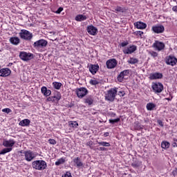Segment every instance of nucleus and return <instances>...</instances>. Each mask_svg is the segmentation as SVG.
I'll use <instances>...</instances> for the list:
<instances>
[{
	"label": "nucleus",
	"instance_id": "obj_1",
	"mask_svg": "<svg viewBox=\"0 0 177 177\" xmlns=\"http://www.w3.org/2000/svg\"><path fill=\"white\" fill-rule=\"evenodd\" d=\"M32 167L33 169H36L37 171H44V169H46L48 165L45 160H38L32 162Z\"/></svg>",
	"mask_w": 177,
	"mask_h": 177
},
{
	"label": "nucleus",
	"instance_id": "obj_2",
	"mask_svg": "<svg viewBox=\"0 0 177 177\" xmlns=\"http://www.w3.org/2000/svg\"><path fill=\"white\" fill-rule=\"evenodd\" d=\"M38 156V153L34 152L31 150H28L24 153V158L21 159V161L26 160L28 162H31V161L35 160L37 156Z\"/></svg>",
	"mask_w": 177,
	"mask_h": 177
},
{
	"label": "nucleus",
	"instance_id": "obj_3",
	"mask_svg": "<svg viewBox=\"0 0 177 177\" xmlns=\"http://www.w3.org/2000/svg\"><path fill=\"white\" fill-rule=\"evenodd\" d=\"M117 89V88H113L108 91L107 93L105 95L106 100H109V102H114L115 96H117V93L118 92Z\"/></svg>",
	"mask_w": 177,
	"mask_h": 177
},
{
	"label": "nucleus",
	"instance_id": "obj_4",
	"mask_svg": "<svg viewBox=\"0 0 177 177\" xmlns=\"http://www.w3.org/2000/svg\"><path fill=\"white\" fill-rule=\"evenodd\" d=\"M152 91L156 95L161 93L164 91V85L161 82H153L151 84Z\"/></svg>",
	"mask_w": 177,
	"mask_h": 177
},
{
	"label": "nucleus",
	"instance_id": "obj_5",
	"mask_svg": "<svg viewBox=\"0 0 177 177\" xmlns=\"http://www.w3.org/2000/svg\"><path fill=\"white\" fill-rule=\"evenodd\" d=\"M19 37L21 39H24L25 41H31L33 35L30 31L22 29L19 32Z\"/></svg>",
	"mask_w": 177,
	"mask_h": 177
},
{
	"label": "nucleus",
	"instance_id": "obj_6",
	"mask_svg": "<svg viewBox=\"0 0 177 177\" xmlns=\"http://www.w3.org/2000/svg\"><path fill=\"white\" fill-rule=\"evenodd\" d=\"M19 57L21 60L24 62H28V60H31L34 59V54L31 53H27L26 51H21L19 53Z\"/></svg>",
	"mask_w": 177,
	"mask_h": 177
},
{
	"label": "nucleus",
	"instance_id": "obj_7",
	"mask_svg": "<svg viewBox=\"0 0 177 177\" xmlns=\"http://www.w3.org/2000/svg\"><path fill=\"white\" fill-rule=\"evenodd\" d=\"M47 45L48 41L41 39L33 44V48H35V49H42L44 48H46Z\"/></svg>",
	"mask_w": 177,
	"mask_h": 177
},
{
	"label": "nucleus",
	"instance_id": "obj_8",
	"mask_svg": "<svg viewBox=\"0 0 177 177\" xmlns=\"http://www.w3.org/2000/svg\"><path fill=\"white\" fill-rule=\"evenodd\" d=\"M152 48H154L158 52H161V50H164L165 48V44L164 42H161L159 41H155V42L152 45Z\"/></svg>",
	"mask_w": 177,
	"mask_h": 177
},
{
	"label": "nucleus",
	"instance_id": "obj_9",
	"mask_svg": "<svg viewBox=\"0 0 177 177\" xmlns=\"http://www.w3.org/2000/svg\"><path fill=\"white\" fill-rule=\"evenodd\" d=\"M76 94L80 99H82L88 95V89L85 87H81L76 89Z\"/></svg>",
	"mask_w": 177,
	"mask_h": 177
},
{
	"label": "nucleus",
	"instance_id": "obj_10",
	"mask_svg": "<svg viewBox=\"0 0 177 177\" xmlns=\"http://www.w3.org/2000/svg\"><path fill=\"white\" fill-rule=\"evenodd\" d=\"M151 30L155 34H162L165 31V28L162 25H155L152 26Z\"/></svg>",
	"mask_w": 177,
	"mask_h": 177
},
{
	"label": "nucleus",
	"instance_id": "obj_11",
	"mask_svg": "<svg viewBox=\"0 0 177 177\" xmlns=\"http://www.w3.org/2000/svg\"><path fill=\"white\" fill-rule=\"evenodd\" d=\"M117 59H110L106 62V67L109 69L115 68V67H117Z\"/></svg>",
	"mask_w": 177,
	"mask_h": 177
},
{
	"label": "nucleus",
	"instance_id": "obj_12",
	"mask_svg": "<svg viewBox=\"0 0 177 177\" xmlns=\"http://www.w3.org/2000/svg\"><path fill=\"white\" fill-rule=\"evenodd\" d=\"M129 75V70H124L122 71L117 77V81L118 82H122L124 81V79L125 77H127V75Z\"/></svg>",
	"mask_w": 177,
	"mask_h": 177
},
{
	"label": "nucleus",
	"instance_id": "obj_13",
	"mask_svg": "<svg viewBox=\"0 0 177 177\" xmlns=\"http://www.w3.org/2000/svg\"><path fill=\"white\" fill-rule=\"evenodd\" d=\"M136 49V46H130L123 50V53H124V55H132V53H133V52H135Z\"/></svg>",
	"mask_w": 177,
	"mask_h": 177
},
{
	"label": "nucleus",
	"instance_id": "obj_14",
	"mask_svg": "<svg viewBox=\"0 0 177 177\" xmlns=\"http://www.w3.org/2000/svg\"><path fill=\"white\" fill-rule=\"evenodd\" d=\"M177 63L176 57L169 55L166 58V64L169 66H175Z\"/></svg>",
	"mask_w": 177,
	"mask_h": 177
},
{
	"label": "nucleus",
	"instance_id": "obj_15",
	"mask_svg": "<svg viewBox=\"0 0 177 177\" xmlns=\"http://www.w3.org/2000/svg\"><path fill=\"white\" fill-rule=\"evenodd\" d=\"M12 71H10V69L8 68H1L0 70V77H9Z\"/></svg>",
	"mask_w": 177,
	"mask_h": 177
},
{
	"label": "nucleus",
	"instance_id": "obj_16",
	"mask_svg": "<svg viewBox=\"0 0 177 177\" xmlns=\"http://www.w3.org/2000/svg\"><path fill=\"white\" fill-rule=\"evenodd\" d=\"M163 75L162 73H151L149 75V80H161V78H162Z\"/></svg>",
	"mask_w": 177,
	"mask_h": 177
},
{
	"label": "nucleus",
	"instance_id": "obj_17",
	"mask_svg": "<svg viewBox=\"0 0 177 177\" xmlns=\"http://www.w3.org/2000/svg\"><path fill=\"white\" fill-rule=\"evenodd\" d=\"M16 143V142L15 141V140H5L3 142V145L4 146V147H13V146H15V144Z\"/></svg>",
	"mask_w": 177,
	"mask_h": 177
},
{
	"label": "nucleus",
	"instance_id": "obj_18",
	"mask_svg": "<svg viewBox=\"0 0 177 177\" xmlns=\"http://www.w3.org/2000/svg\"><path fill=\"white\" fill-rule=\"evenodd\" d=\"M89 68V71L90 73H91V74H93V75H95V74H96V73H97V71H99V65H95V64H91L88 66Z\"/></svg>",
	"mask_w": 177,
	"mask_h": 177
},
{
	"label": "nucleus",
	"instance_id": "obj_19",
	"mask_svg": "<svg viewBox=\"0 0 177 177\" xmlns=\"http://www.w3.org/2000/svg\"><path fill=\"white\" fill-rule=\"evenodd\" d=\"M87 32H88L90 35H96V34H97V28L93 26H89L87 27Z\"/></svg>",
	"mask_w": 177,
	"mask_h": 177
},
{
	"label": "nucleus",
	"instance_id": "obj_20",
	"mask_svg": "<svg viewBox=\"0 0 177 177\" xmlns=\"http://www.w3.org/2000/svg\"><path fill=\"white\" fill-rule=\"evenodd\" d=\"M62 99V94L60 93H57L55 95L49 97L48 100L49 102H59Z\"/></svg>",
	"mask_w": 177,
	"mask_h": 177
},
{
	"label": "nucleus",
	"instance_id": "obj_21",
	"mask_svg": "<svg viewBox=\"0 0 177 177\" xmlns=\"http://www.w3.org/2000/svg\"><path fill=\"white\" fill-rule=\"evenodd\" d=\"M134 26L138 30H145V28H146V27H147V25H146V24L142 22V21H138V22L134 23Z\"/></svg>",
	"mask_w": 177,
	"mask_h": 177
},
{
	"label": "nucleus",
	"instance_id": "obj_22",
	"mask_svg": "<svg viewBox=\"0 0 177 177\" xmlns=\"http://www.w3.org/2000/svg\"><path fill=\"white\" fill-rule=\"evenodd\" d=\"M73 162L74 164H75L77 168H81V167H84V163L81 162V158H80V157H77L76 158H74Z\"/></svg>",
	"mask_w": 177,
	"mask_h": 177
},
{
	"label": "nucleus",
	"instance_id": "obj_23",
	"mask_svg": "<svg viewBox=\"0 0 177 177\" xmlns=\"http://www.w3.org/2000/svg\"><path fill=\"white\" fill-rule=\"evenodd\" d=\"M10 42L12 45L17 46L20 44V39L17 37H11L10 38Z\"/></svg>",
	"mask_w": 177,
	"mask_h": 177
},
{
	"label": "nucleus",
	"instance_id": "obj_24",
	"mask_svg": "<svg viewBox=\"0 0 177 177\" xmlns=\"http://www.w3.org/2000/svg\"><path fill=\"white\" fill-rule=\"evenodd\" d=\"M127 9L125 8H122L121 6H116L112 12H114L115 13H124Z\"/></svg>",
	"mask_w": 177,
	"mask_h": 177
},
{
	"label": "nucleus",
	"instance_id": "obj_25",
	"mask_svg": "<svg viewBox=\"0 0 177 177\" xmlns=\"http://www.w3.org/2000/svg\"><path fill=\"white\" fill-rule=\"evenodd\" d=\"M31 121L28 119H24L22 120L19 122V125H20V127H28V125H30Z\"/></svg>",
	"mask_w": 177,
	"mask_h": 177
},
{
	"label": "nucleus",
	"instance_id": "obj_26",
	"mask_svg": "<svg viewBox=\"0 0 177 177\" xmlns=\"http://www.w3.org/2000/svg\"><path fill=\"white\" fill-rule=\"evenodd\" d=\"M84 103H86L88 104V106H91L93 104V97L92 95L88 96L86 99H84Z\"/></svg>",
	"mask_w": 177,
	"mask_h": 177
},
{
	"label": "nucleus",
	"instance_id": "obj_27",
	"mask_svg": "<svg viewBox=\"0 0 177 177\" xmlns=\"http://www.w3.org/2000/svg\"><path fill=\"white\" fill-rule=\"evenodd\" d=\"M76 21H84V20H86V15H78L75 17Z\"/></svg>",
	"mask_w": 177,
	"mask_h": 177
},
{
	"label": "nucleus",
	"instance_id": "obj_28",
	"mask_svg": "<svg viewBox=\"0 0 177 177\" xmlns=\"http://www.w3.org/2000/svg\"><path fill=\"white\" fill-rule=\"evenodd\" d=\"M154 109H156V105L154 103L149 102L147 104V110H148V111H152V110H154Z\"/></svg>",
	"mask_w": 177,
	"mask_h": 177
},
{
	"label": "nucleus",
	"instance_id": "obj_29",
	"mask_svg": "<svg viewBox=\"0 0 177 177\" xmlns=\"http://www.w3.org/2000/svg\"><path fill=\"white\" fill-rule=\"evenodd\" d=\"M97 143L99 145V146H103V147H110V142L102 141L98 142L97 141Z\"/></svg>",
	"mask_w": 177,
	"mask_h": 177
},
{
	"label": "nucleus",
	"instance_id": "obj_30",
	"mask_svg": "<svg viewBox=\"0 0 177 177\" xmlns=\"http://www.w3.org/2000/svg\"><path fill=\"white\" fill-rule=\"evenodd\" d=\"M140 165H142V162H140L139 160H135L131 164V166L133 167V168H139V167H140Z\"/></svg>",
	"mask_w": 177,
	"mask_h": 177
},
{
	"label": "nucleus",
	"instance_id": "obj_31",
	"mask_svg": "<svg viewBox=\"0 0 177 177\" xmlns=\"http://www.w3.org/2000/svg\"><path fill=\"white\" fill-rule=\"evenodd\" d=\"M66 162V159L61 158L55 162V165L59 166L62 165V164H64Z\"/></svg>",
	"mask_w": 177,
	"mask_h": 177
},
{
	"label": "nucleus",
	"instance_id": "obj_32",
	"mask_svg": "<svg viewBox=\"0 0 177 177\" xmlns=\"http://www.w3.org/2000/svg\"><path fill=\"white\" fill-rule=\"evenodd\" d=\"M53 86H54L55 89L59 90L60 88H62V83L54 82H53Z\"/></svg>",
	"mask_w": 177,
	"mask_h": 177
},
{
	"label": "nucleus",
	"instance_id": "obj_33",
	"mask_svg": "<svg viewBox=\"0 0 177 177\" xmlns=\"http://www.w3.org/2000/svg\"><path fill=\"white\" fill-rule=\"evenodd\" d=\"M169 146H170V144L167 141H163L161 143L162 149H169Z\"/></svg>",
	"mask_w": 177,
	"mask_h": 177
},
{
	"label": "nucleus",
	"instance_id": "obj_34",
	"mask_svg": "<svg viewBox=\"0 0 177 177\" xmlns=\"http://www.w3.org/2000/svg\"><path fill=\"white\" fill-rule=\"evenodd\" d=\"M138 62L139 60H138V59L133 57H131L129 60H128V63H129V64H136Z\"/></svg>",
	"mask_w": 177,
	"mask_h": 177
},
{
	"label": "nucleus",
	"instance_id": "obj_35",
	"mask_svg": "<svg viewBox=\"0 0 177 177\" xmlns=\"http://www.w3.org/2000/svg\"><path fill=\"white\" fill-rule=\"evenodd\" d=\"M142 124L139 123V122H136L134 123V129H136L137 131H140V129H142Z\"/></svg>",
	"mask_w": 177,
	"mask_h": 177
},
{
	"label": "nucleus",
	"instance_id": "obj_36",
	"mask_svg": "<svg viewBox=\"0 0 177 177\" xmlns=\"http://www.w3.org/2000/svg\"><path fill=\"white\" fill-rule=\"evenodd\" d=\"M10 151H12V148H5L1 151L0 154H6V153H10Z\"/></svg>",
	"mask_w": 177,
	"mask_h": 177
},
{
	"label": "nucleus",
	"instance_id": "obj_37",
	"mask_svg": "<svg viewBox=\"0 0 177 177\" xmlns=\"http://www.w3.org/2000/svg\"><path fill=\"white\" fill-rule=\"evenodd\" d=\"M120 120L121 119H120V118H118L113 119H113H110L109 120V122H110V124H115L117 122H120Z\"/></svg>",
	"mask_w": 177,
	"mask_h": 177
},
{
	"label": "nucleus",
	"instance_id": "obj_38",
	"mask_svg": "<svg viewBox=\"0 0 177 177\" xmlns=\"http://www.w3.org/2000/svg\"><path fill=\"white\" fill-rule=\"evenodd\" d=\"M149 55H151L152 57H157L158 56V53L156 51H149Z\"/></svg>",
	"mask_w": 177,
	"mask_h": 177
},
{
	"label": "nucleus",
	"instance_id": "obj_39",
	"mask_svg": "<svg viewBox=\"0 0 177 177\" xmlns=\"http://www.w3.org/2000/svg\"><path fill=\"white\" fill-rule=\"evenodd\" d=\"M27 151L21 150L19 153H20L21 155H19V157H20L19 160L21 161V158H24V153H26Z\"/></svg>",
	"mask_w": 177,
	"mask_h": 177
},
{
	"label": "nucleus",
	"instance_id": "obj_40",
	"mask_svg": "<svg viewBox=\"0 0 177 177\" xmlns=\"http://www.w3.org/2000/svg\"><path fill=\"white\" fill-rule=\"evenodd\" d=\"M70 125H71L73 128H77V127H78V122L76 121H71L70 122Z\"/></svg>",
	"mask_w": 177,
	"mask_h": 177
},
{
	"label": "nucleus",
	"instance_id": "obj_41",
	"mask_svg": "<svg viewBox=\"0 0 177 177\" xmlns=\"http://www.w3.org/2000/svg\"><path fill=\"white\" fill-rule=\"evenodd\" d=\"M90 84H91V85H98L99 82L96 80H91Z\"/></svg>",
	"mask_w": 177,
	"mask_h": 177
},
{
	"label": "nucleus",
	"instance_id": "obj_42",
	"mask_svg": "<svg viewBox=\"0 0 177 177\" xmlns=\"http://www.w3.org/2000/svg\"><path fill=\"white\" fill-rule=\"evenodd\" d=\"M3 113H6V114H9V113H12V110L9 108H6L2 109Z\"/></svg>",
	"mask_w": 177,
	"mask_h": 177
},
{
	"label": "nucleus",
	"instance_id": "obj_43",
	"mask_svg": "<svg viewBox=\"0 0 177 177\" xmlns=\"http://www.w3.org/2000/svg\"><path fill=\"white\" fill-rule=\"evenodd\" d=\"M129 44V43L128 42V41H125L120 44V46H122V48H124V46H127V45Z\"/></svg>",
	"mask_w": 177,
	"mask_h": 177
},
{
	"label": "nucleus",
	"instance_id": "obj_44",
	"mask_svg": "<svg viewBox=\"0 0 177 177\" xmlns=\"http://www.w3.org/2000/svg\"><path fill=\"white\" fill-rule=\"evenodd\" d=\"M62 177H73L70 171H66L65 174L62 175Z\"/></svg>",
	"mask_w": 177,
	"mask_h": 177
},
{
	"label": "nucleus",
	"instance_id": "obj_45",
	"mask_svg": "<svg viewBox=\"0 0 177 177\" xmlns=\"http://www.w3.org/2000/svg\"><path fill=\"white\" fill-rule=\"evenodd\" d=\"M41 93H43V95H45V93L48 91V88H46V86H43L41 87Z\"/></svg>",
	"mask_w": 177,
	"mask_h": 177
},
{
	"label": "nucleus",
	"instance_id": "obj_46",
	"mask_svg": "<svg viewBox=\"0 0 177 177\" xmlns=\"http://www.w3.org/2000/svg\"><path fill=\"white\" fill-rule=\"evenodd\" d=\"M48 143H50V145H56L57 142L55 139H49Z\"/></svg>",
	"mask_w": 177,
	"mask_h": 177
},
{
	"label": "nucleus",
	"instance_id": "obj_47",
	"mask_svg": "<svg viewBox=\"0 0 177 177\" xmlns=\"http://www.w3.org/2000/svg\"><path fill=\"white\" fill-rule=\"evenodd\" d=\"M62 12H63V8L59 7L57 10L55 12V13H57V15H60V13H62Z\"/></svg>",
	"mask_w": 177,
	"mask_h": 177
},
{
	"label": "nucleus",
	"instance_id": "obj_48",
	"mask_svg": "<svg viewBox=\"0 0 177 177\" xmlns=\"http://www.w3.org/2000/svg\"><path fill=\"white\" fill-rule=\"evenodd\" d=\"M172 146L173 147H177V139H174L172 142Z\"/></svg>",
	"mask_w": 177,
	"mask_h": 177
},
{
	"label": "nucleus",
	"instance_id": "obj_49",
	"mask_svg": "<svg viewBox=\"0 0 177 177\" xmlns=\"http://www.w3.org/2000/svg\"><path fill=\"white\" fill-rule=\"evenodd\" d=\"M51 93H52V91L50 90L47 89V91H46L44 96H50Z\"/></svg>",
	"mask_w": 177,
	"mask_h": 177
},
{
	"label": "nucleus",
	"instance_id": "obj_50",
	"mask_svg": "<svg viewBox=\"0 0 177 177\" xmlns=\"http://www.w3.org/2000/svg\"><path fill=\"white\" fill-rule=\"evenodd\" d=\"M136 35H139V37H142L143 35V32L140 31V30L136 31Z\"/></svg>",
	"mask_w": 177,
	"mask_h": 177
},
{
	"label": "nucleus",
	"instance_id": "obj_51",
	"mask_svg": "<svg viewBox=\"0 0 177 177\" xmlns=\"http://www.w3.org/2000/svg\"><path fill=\"white\" fill-rule=\"evenodd\" d=\"M172 175L174 177L177 176V168H175V169L173 170Z\"/></svg>",
	"mask_w": 177,
	"mask_h": 177
},
{
	"label": "nucleus",
	"instance_id": "obj_52",
	"mask_svg": "<svg viewBox=\"0 0 177 177\" xmlns=\"http://www.w3.org/2000/svg\"><path fill=\"white\" fill-rule=\"evenodd\" d=\"M118 95H119V96H120V97L125 96V91H119V92H118Z\"/></svg>",
	"mask_w": 177,
	"mask_h": 177
},
{
	"label": "nucleus",
	"instance_id": "obj_53",
	"mask_svg": "<svg viewBox=\"0 0 177 177\" xmlns=\"http://www.w3.org/2000/svg\"><path fill=\"white\" fill-rule=\"evenodd\" d=\"M157 122L160 127H164V123L161 120H158Z\"/></svg>",
	"mask_w": 177,
	"mask_h": 177
},
{
	"label": "nucleus",
	"instance_id": "obj_54",
	"mask_svg": "<svg viewBox=\"0 0 177 177\" xmlns=\"http://www.w3.org/2000/svg\"><path fill=\"white\" fill-rule=\"evenodd\" d=\"M98 150L100 151H106V150H107V149H106L105 147H101L98 149Z\"/></svg>",
	"mask_w": 177,
	"mask_h": 177
},
{
	"label": "nucleus",
	"instance_id": "obj_55",
	"mask_svg": "<svg viewBox=\"0 0 177 177\" xmlns=\"http://www.w3.org/2000/svg\"><path fill=\"white\" fill-rule=\"evenodd\" d=\"M87 146H92V145H93V142L92 141H88L87 143H86Z\"/></svg>",
	"mask_w": 177,
	"mask_h": 177
},
{
	"label": "nucleus",
	"instance_id": "obj_56",
	"mask_svg": "<svg viewBox=\"0 0 177 177\" xmlns=\"http://www.w3.org/2000/svg\"><path fill=\"white\" fill-rule=\"evenodd\" d=\"M172 10H173L174 12H177V6H174V7L172 8Z\"/></svg>",
	"mask_w": 177,
	"mask_h": 177
},
{
	"label": "nucleus",
	"instance_id": "obj_57",
	"mask_svg": "<svg viewBox=\"0 0 177 177\" xmlns=\"http://www.w3.org/2000/svg\"><path fill=\"white\" fill-rule=\"evenodd\" d=\"M109 132H106L104 133V138H107V136H109Z\"/></svg>",
	"mask_w": 177,
	"mask_h": 177
},
{
	"label": "nucleus",
	"instance_id": "obj_58",
	"mask_svg": "<svg viewBox=\"0 0 177 177\" xmlns=\"http://www.w3.org/2000/svg\"><path fill=\"white\" fill-rule=\"evenodd\" d=\"M12 65H13V63H9L8 66V67H10V66H12Z\"/></svg>",
	"mask_w": 177,
	"mask_h": 177
},
{
	"label": "nucleus",
	"instance_id": "obj_59",
	"mask_svg": "<svg viewBox=\"0 0 177 177\" xmlns=\"http://www.w3.org/2000/svg\"><path fill=\"white\" fill-rule=\"evenodd\" d=\"M166 100H172V97L171 98H165Z\"/></svg>",
	"mask_w": 177,
	"mask_h": 177
},
{
	"label": "nucleus",
	"instance_id": "obj_60",
	"mask_svg": "<svg viewBox=\"0 0 177 177\" xmlns=\"http://www.w3.org/2000/svg\"><path fill=\"white\" fill-rule=\"evenodd\" d=\"M112 115L114 117V115H115V113H112Z\"/></svg>",
	"mask_w": 177,
	"mask_h": 177
}]
</instances>
